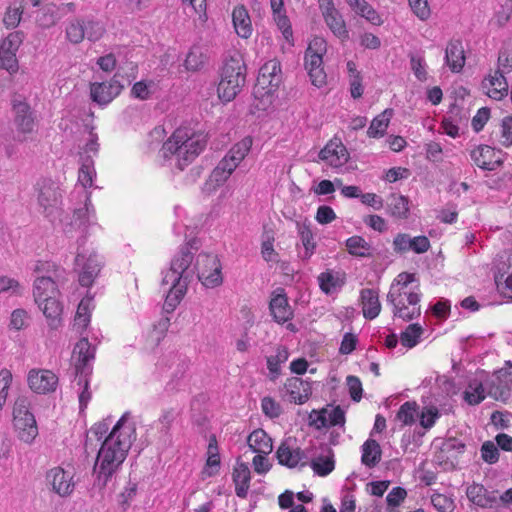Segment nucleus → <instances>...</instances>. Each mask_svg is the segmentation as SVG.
I'll list each match as a JSON object with an SVG mask.
<instances>
[{
    "mask_svg": "<svg viewBox=\"0 0 512 512\" xmlns=\"http://www.w3.org/2000/svg\"><path fill=\"white\" fill-rule=\"evenodd\" d=\"M136 429L126 415H123L114 425L110 434L103 441L93 467L95 483L105 487L117 473L127 457Z\"/></svg>",
    "mask_w": 512,
    "mask_h": 512,
    "instance_id": "nucleus-1",
    "label": "nucleus"
},
{
    "mask_svg": "<svg viewBox=\"0 0 512 512\" xmlns=\"http://www.w3.org/2000/svg\"><path fill=\"white\" fill-rule=\"evenodd\" d=\"M207 136L189 127H179L164 142L162 153L180 170L190 165L204 150Z\"/></svg>",
    "mask_w": 512,
    "mask_h": 512,
    "instance_id": "nucleus-2",
    "label": "nucleus"
},
{
    "mask_svg": "<svg viewBox=\"0 0 512 512\" xmlns=\"http://www.w3.org/2000/svg\"><path fill=\"white\" fill-rule=\"evenodd\" d=\"M387 301L393 305L395 317L405 321L418 317L421 313L420 292L415 275L407 272L400 273L391 284Z\"/></svg>",
    "mask_w": 512,
    "mask_h": 512,
    "instance_id": "nucleus-3",
    "label": "nucleus"
},
{
    "mask_svg": "<svg viewBox=\"0 0 512 512\" xmlns=\"http://www.w3.org/2000/svg\"><path fill=\"white\" fill-rule=\"evenodd\" d=\"M193 254L188 250H182L171 261L170 268L162 278V286L167 287L165 306L173 311L184 298L193 271L190 266Z\"/></svg>",
    "mask_w": 512,
    "mask_h": 512,
    "instance_id": "nucleus-4",
    "label": "nucleus"
},
{
    "mask_svg": "<svg viewBox=\"0 0 512 512\" xmlns=\"http://www.w3.org/2000/svg\"><path fill=\"white\" fill-rule=\"evenodd\" d=\"M59 294V290L51 278L39 277L35 280L34 299L51 329H57L62 322L63 307L58 299Z\"/></svg>",
    "mask_w": 512,
    "mask_h": 512,
    "instance_id": "nucleus-5",
    "label": "nucleus"
},
{
    "mask_svg": "<svg viewBox=\"0 0 512 512\" xmlns=\"http://www.w3.org/2000/svg\"><path fill=\"white\" fill-rule=\"evenodd\" d=\"M245 63L239 52L229 54L223 64L217 87L218 97L229 102L241 91L245 84Z\"/></svg>",
    "mask_w": 512,
    "mask_h": 512,
    "instance_id": "nucleus-6",
    "label": "nucleus"
},
{
    "mask_svg": "<svg viewBox=\"0 0 512 512\" xmlns=\"http://www.w3.org/2000/svg\"><path fill=\"white\" fill-rule=\"evenodd\" d=\"M252 146V139L245 137L237 142L213 170L207 182L211 190L224 184L242 160L247 156Z\"/></svg>",
    "mask_w": 512,
    "mask_h": 512,
    "instance_id": "nucleus-7",
    "label": "nucleus"
},
{
    "mask_svg": "<svg viewBox=\"0 0 512 512\" xmlns=\"http://www.w3.org/2000/svg\"><path fill=\"white\" fill-rule=\"evenodd\" d=\"M280 83V63L275 59L269 60L260 68L254 87V96L261 99L263 106L266 107L272 103L273 95Z\"/></svg>",
    "mask_w": 512,
    "mask_h": 512,
    "instance_id": "nucleus-8",
    "label": "nucleus"
},
{
    "mask_svg": "<svg viewBox=\"0 0 512 512\" xmlns=\"http://www.w3.org/2000/svg\"><path fill=\"white\" fill-rule=\"evenodd\" d=\"M326 52L325 39L316 36L309 42L305 53V68L308 71L311 83L319 88L323 87L327 81V75L323 68V55Z\"/></svg>",
    "mask_w": 512,
    "mask_h": 512,
    "instance_id": "nucleus-9",
    "label": "nucleus"
},
{
    "mask_svg": "<svg viewBox=\"0 0 512 512\" xmlns=\"http://www.w3.org/2000/svg\"><path fill=\"white\" fill-rule=\"evenodd\" d=\"M199 281L206 288H216L223 283L222 265L217 255L200 253L195 264Z\"/></svg>",
    "mask_w": 512,
    "mask_h": 512,
    "instance_id": "nucleus-10",
    "label": "nucleus"
},
{
    "mask_svg": "<svg viewBox=\"0 0 512 512\" xmlns=\"http://www.w3.org/2000/svg\"><path fill=\"white\" fill-rule=\"evenodd\" d=\"M37 201L42 213L50 220L60 215L61 193L53 183L43 181L38 185Z\"/></svg>",
    "mask_w": 512,
    "mask_h": 512,
    "instance_id": "nucleus-11",
    "label": "nucleus"
},
{
    "mask_svg": "<svg viewBox=\"0 0 512 512\" xmlns=\"http://www.w3.org/2000/svg\"><path fill=\"white\" fill-rule=\"evenodd\" d=\"M75 263L80 284L84 287L91 286L100 271L98 256L93 251L83 250L77 253Z\"/></svg>",
    "mask_w": 512,
    "mask_h": 512,
    "instance_id": "nucleus-12",
    "label": "nucleus"
},
{
    "mask_svg": "<svg viewBox=\"0 0 512 512\" xmlns=\"http://www.w3.org/2000/svg\"><path fill=\"white\" fill-rule=\"evenodd\" d=\"M27 383L34 393L45 395L56 390L58 377L50 370L32 369L28 373Z\"/></svg>",
    "mask_w": 512,
    "mask_h": 512,
    "instance_id": "nucleus-13",
    "label": "nucleus"
},
{
    "mask_svg": "<svg viewBox=\"0 0 512 512\" xmlns=\"http://www.w3.org/2000/svg\"><path fill=\"white\" fill-rule=\"evenodd\" d=\"M22 40V34L20 32H13L0 44V66L7 71L15 72L18 69L16 52Z\"/></svg>",
    "mask_w": 512,
    "mask_h": 512,
    "instance_id": "nucleus-14",
    "label": "nucleus"
},
{
    "mask_svg": "<svg viewBox=\"0 0 512 512\" xmlns=\"http://www.w3.org/2000/svg\"><path fill=\"white\" fill-rule=\"evenodd\" d=\"M481 90L489 98L500 101L508 95L509 85L504 74L495 70L484 77Z\"/></svg>",
    "mask_w": 512,
    "mask_h": 512,
    "instance_id": "nucleus-15",
    "label": "nucleus"
},
{
    "mask_svg": "<svg viewBox=\"0 0 512 512\" xmlns=\"http://www.w3.org/2000/svg\"><path fill=\"white\" fill-rule=\"evenodd\" d=\"M320 160L332 168H340L349 160V153L340 139L330 140L319 152Z\"/></svg>",
    "mask_w": 512,
    "mask_h": 512,
    "instance_id": "nucleus-16",
    "label": "nucleus"
},
{
    "mask_svg": "<svg viewBox=\"0 0 512 512\" xmlns=\"http://www.w3.org/2000/svg\"><path fill=\"white\" fill-rule=\"evenodd\" d=\"M46 479L51 489L61 497L69 496L74 490L73 474L61 467L50 469Z\"/></svg>",
    "mask_w": 512,
    "mask_h": 512,
    "instance_id": "nucleus-17",
    "label": "nucleus"
},
{
    "mask_svg": "<svg viewBox=\"0 0 512 512\" xmlns=\"http://www.w3.org/2000/svg\"><path fill=\"white\" fill-rule=\"evenodd\" d=\"M123 86L118 80L95 82L90 85V97L99 105H107L122 91Z\"/></svg>",
    "mask_w": 512,
    "mask_h": 512,
    "instance_id": "nucleus-18",
    "label": "nucleus"
},
{
    "mask_svg": "<svg viewBox=\"0 0 512 512\" xmlns=\"http://www.w3.org/2000/svg\"><path fill=\"white\" fill-rule=\"evenodd\" d=\"M269 309L273 319L279 324H284L293 318V310L283 289H277L272 293Z\"/></svg>",
    "mask_w": 512,
    "mask_h": 512,
    "instance_id": "nucleus-19",
    "label": "nucleus"
},
{
    "mask_svg": "<svg viewBox=\"0 0 512 512\" xmlns=\"http://www.w3.org/2000/svg\"><path fill=\"white\" fill-rule=\"evenodd\" d=\"M430 247V242L425 236L411 238L408 234L400 233L393 240V248L396 252L414 251L415 253H424Z\"/></svg>",
    "mask_w": 512,
    "mask_h": 512,
    "instance_id": "nucleus-20",
    "label": "nucleus"
},
{
    "mask_svg": "<svg viewBox=\"0 0 512 512\" xmlns=\"http://www.w3.org/2000/svg\"><path fill=\"white\" fill-rule=\"evenodd\" d=\"M311 423L318 429L328 426L343 425L345 415L340 407L323 409L320 412L313 411L310 415Z\"/></svg>",
    "mask_w": 512,
    "mask_h": 512,
    "instance_id": "nucleus-21",
    "label": "nucleus"
},
{
    "mask_svg": "<svg viewBox=\"0 0 512 512\" xmlns=\"http://www.w3.org/2000/svg\"><path fill=\"white\" fill-rule=\"evenodd\" d=\"M317 280L323 293L335 294L345 284L346 274L343 271L327 269L319 274Z\"/></svg>",
    "mask_w": 512,
    "mask_h": 512,
    "instance_id": "nucleus-22",
    "label": "nucleus"
},
{
    "mask_svg": "<svg viewBox=\"0 0 512 512\" xmlns=\"http://www.w3.org/2000/svg\"><path fill=\"white\" fill-rule=\"evenodd\" d=\"M466 62L463 43L460 40H451L445 49V63L453 73L462 71Z\"/></svg>",
    "mask_w": 512,
    "mask_h": 512,
    "instance_id": "nucleus-23",
    "label": "nucleus"
},
{
    "mask_svg": "<svg viewBox=\"0 0 512 512\" xmlns=\"http://www.w3.org/2000/svg\"><path fill=\"white\" fill-rule=\"evenodd\" d=\"M232 23L236 34L243 39H248L253 33L251 17L244 5H237L232 10Z\"/></svg>",
    "mask_w": 512,
    "mask_h": 512,
    "instance_id": "nucleus-24",
    "label": "nucleus"
},
{
    "mask_svg": "<svg viewBox=\"0 0 512 512\" xmlns=\"http://www.w3.org/2000/svg\"><path fill=\"white\" fill-rule=\"evenodd\" d=\"M473 162L484 170H494L500 163L496 151L488 145H479L471 151Z\"/></svg>",
    "mask_w": 512,
    "mask_h": 512,
    "instance_id": "nucleus-25",
    "label": "nucleus"
},
{
    "mask_svg": "<svg viewBox=\"0 0 512 512\" xmlns=\"http://www.w3.org/2000/svg\"><path fill=\"white\" fill-rule=\"evenodd\" d=\"M466 495L473 504L483 508L492 507L498 502V496L495 492H489L483 485L477 483L467 487Z\"/></svg>",
    "mask_w": 512,
    "mask_h": 512,
    "instance_id": "nucleus-26",
    "label": "nucleus"
},
{
    "mask_svg": "<svg viewBox=\"0 0 512 512\" xmlns=\"http://www.w3.org/2000/svg\"><path fill=\"white\" fill-rule=\"evenodd\" d=\"M285 389L290 401L296 404L305 403L311 395L310 384L298 377L289 378L285 383Z\"/></svg>",
    "mask_w": 512,
    "mask_h": 512,
    "instance_id": "nucleus-27",
    "label": "nucleus"
},
{
    "mask_svg": "<svg viewBox=\"0 0 512 512\" xmlns=\"http://www.w3.org/2000/svg\"><path fill=\"white\" fill-rule=\"evenodd\" d=\"M95 349L91 346L87 338L80 339L73 349V359L75 361V368L77 371L83 373L94 359Z\"/></svg>",
    "mask_w": 512,
    "mask_h": 512,
    "instance_id": "nucleus-28",
    "label": "nucleus"
},
{
    "mask_svg": "<svg viewBox=\"0 0 512 512\" xmlns=\"http://www.w3.org/2000/svg\"><path fill=\"white\" fill-rule=\"evenodd\" d=\"M233 482L235 484V493L238 497L245 498L247 496L251 472L248 465L244 462L237 461L233 469Z\"/></svg>",
    "mask_w": 512,
    "mask_h": 512,
    "instance_id": "nucleus-29",
    "label": "nucleus"
},
{
    "mask_svg": "<svg viewBox=\"0 0 512 512\" xmlns=\"http://www.w3.org/2000/svg\"><path fill=\"white\" fill-rule=\"evenodd\" d=\"M360 300L362 306L363 316L366 319L376 318L381 311V303L379 300V294L373 289H363L360 292Z\"/></svg>",
    "mask_w": 512,
    "mask_h": 512,
    "instance_id": "nucleus-30",
    "label": "nucleus"
},
{
    "mask_svg": "<svg viewBox=\"0 0 512 512\" xmlns=\"http://www.w3.org/2000/svg\"><path fill=\"white\" fill-rule=\"evenodd\" d=\"M276 455L281 465H286L290 468L296 467L303 458L300 449L293 448L291 439L285 440L280 444Z\"/></svg>",
    "mask_w": 512,
    "mask_h": 512,
    "instance_id": "nucleus-31",
    "label": "nucleus"
},
{
    "mask_svg": "<svg viewBox=\"0 0 512 512\" xmlns=\"http://www.w3.org/2000/svg\"><path fill=\"white\" fill-rule=\"evenodd\" d=\"M250 450L256 454H270L273 450V442L263 429H256L247 438Z\"/></svg>",
    "mask_w": 512,
    "mask_h": 512,
    "instance_id": "nucleus-32",
    "label": "nucleus"
},
{
    "mask_svg": "<svg viewBox=\"0 0 512 512\" xmlns=\"http://www.w3.org/2000/svg\"><path fill=\"white\" fill-rule=\"evenodd\" d=\"M393 115V109L388 108L374 117L367 130V136L369 138H382L386 134Z\"/></svg>",
    "mask_w": 512,
    "mask_h": 512,
    "instance_id": "nucleus-33",
    "label": "nucleus"
},
{
    "mask_svg": "<svg viewBox=\"0 0 512 512\" xmlns=\"http://www.w3.org/2000/svg\"><path fill=\"white\" fill-rule=\"evenodd\" d=\"M361 462L367 467H375L381 460L382 450L374 439L366 440L362 447Z\"/></svg>",
    "mask_w": 512,
    "mask_h": 512,
    "instance_id": "nucleus-34",
    "label": "nucleus"
},
{
    "mask_svg": "<svg viewBox=\"0 0 512 512\" xmlns=\"http://www.w3.org/2000/svg\"><path fill=\"white\" fill-rule=\"evenodd\" d=\"M14 427L18 438L24 443L31 444L38 435V428L34 417H28V420H18L14 422Z\"/></svg>",
    "mask_w": 512,
    "mask_h": 512,
    "instance_id": "nucleus-35",
    "label": "nucleus"
},
{
    "mask_svg": "<svg viewBox=\"0 0 512 512\" xmlns=\"http://www.w3.org/2000/svg\"><path fill=\"white\" fill-rule=\"evenodd\" d=\"M16 113L15 122L18 130L24 134L30 133L34 127V121L31 116L30 108L26 103H18L14 105Z\"/></svg>",
    "mask_w": 512,
    "mask_h": 512,
    "instance_id": "nucleus-36",
    "label": "nucleus"
},
{
    "mask_svg": "<svg viewBox=\"0 0 512 512\" xmlns=\"http://www.w3.org/2000/svg\"><path fill=\"white\" fill-rule=\"evenodd\" d=\"M349 6L356 14L365 18L371 24L381 25L383 23L382 17L366 0H354L349 3Z\"/></svg>",
    "mask_w": 512,
    "mask_h": 512,
    "instance_id": "nucleus-37",
    "label": "nucleus"
},
{
    "mask_svg": "<svg viewBox=\"0 0 512 512\" xmlns=\"http://www.w3.org/2000/svg\"><path fill=\"white\" fill-rule=\"evenodd\" d=\"M322 14L327 26L330 28L334 35L341 39L348 37V31L346 29L345 22L336 9L323 12Z\"/></svg>",
    "mask_w": 512,
    "mask_h": 512,
    "instance_id": "nucleus-38",
    "label": "nucleus"
},
{
    "mask_svg": "<svg viewBox=\"0 0 512 512\" xmlns=\"http://www.w3.org/2000/svg\"><path fill=\"white\" fill-rule=\"evenodd\" d=\"M65 38L74 45L80 44L85 39L84 18H73L65 26Z\"/></svg>",
    "mask_w": 512,
    "mask_h": 512,
    "instance_id": "nucleus-39",
    "label": "nucleus"
},
{
    "mask_svg": "<svg viewBox=\"0 0 512 512\" xmlns=\"http://www.w3.org/2000/svg\"><path fill=\"white\" fill-rule=\"evenodd\" d=\"M94 308L92 297L83 298L77 308L74 325L84 330L90 323L91 311Z\"/></svg>",
    "mask_w": 512,
    "mask_h": 512,
    "instance_id": "nucleus-40",
    "label": "nucleus"
},
{
    "mask_svg": "<svg viewBox=\"0 0 512 512\" xmlns=\"http://www.w3.org/2000/svg\"><path fill=\"white\" fill-rule=\"evenodd\" d=\"M220 463V456L217 446L210 443L207 451V460L203 470L201 471L202 479L217 475L220 470Z\"/></svg>",
    "mask_w": 512,
    "mask_h": 512,
    "instance_id": "nucleus-41",
    "label": "nucleus"
},
{
    "mask_svg": "<svg viewBox=\"0 0 512 512\" xmlns=\"http://www.w3.org/2000/svg\"><path fill=\"white\" fill-rule=\"evenodd\" d=\"M464 400L469 405H477L485 399V390L481 380L474 378L470 380L463 393Z\"/></svg>",
    "mask_w": 512,
    "mask_h": 512,
    "instance_id": "nucleus-42",
    "label": "nucleus"
},
{
    "mask_svg": "<svg viewBox=\"0 0 512 512\" xmlns=\"http://www.w3.org/2000/svg\"><path fill=\"white\" fill-rule=\"evenodd\" d=\"M206 60L207 57L203 49L199 46H193L186 56L184 66L186 70L196 72L204 67Z\"/></svg>",
    "mask_w": 512,
    "mask_h": 512,
    "instance_id": "nucleus-43",
    "label": "nucleus"
},
{
    "mask_svg": "<svg viewBox=\"0 0 512 512\" xmlns=\"http://www.w3.org/2000/svg\"><path fill=\"white\" fill-rule=\"evenodd\" d=\"M346 248L349 254L356 257H368L371 255V245L361 236H352L346 240Z\"/></svg>",
    "mask_w": 512,
    "mask_h": 512,
    "instance_id": "nucleus-44",
    "label": "nucleus"
},
{
    "mask_svg": "<svg viewBox=\"0 0 512 512\" xmlns=\"http://www.w3.org/2000/svg\"><path fill=\"white\" fill-rule=\"evenodd\" d=\"M24 12V4L20 2H14L9 5L3 16V24L7 29L16 28L21 22L22 15Z\"/></svg>",
    "mask_w": 512,
    "mask_h": 512,
    "instance_id": "nucleus-45",
    "label": "nucleus"
},
{
    "mask_svg": "<svg viewBox=\"0 0 512 512\" xmlns=\"http://www.w3.org/2000/svg\"><path fill=\"white\" fill-rule=\"evenodd\" d=\"M96 171L94 168V162L90 156L83 158L81 167L78 173V182L84 188H90L93 185Z\"/></svg>",
    "mask_w": 512,
    "mask_h": 512,
    "instance_id": "nucleus-46",
    "label": "nucleus"
},
{
    "mask_svg": "<svg viewBox=\"0 0 512 512\" xmlns=\"http://www.w3.org/2000/svg\"><path fill=\"white\" fill-rule=\"evenodd\" d=\"M389 211L392 216L406 219L409 214V200L403 195H392L389 202Z\"/></svg>",
    "mask_w": 512,
    "mask_h": 512,
    "instance_id": "nucleus-47",
    "label": "nucleus"
},
{
    "mask_svg": "<svg viewBox=\"0 0 512 512\" xmlns=\"http://www.w3.org/2000/svg\"><path fill=\"white\" fill-rule=\"evenodd\" d=\"M90 214L94 215V209L86 203L84 208L79 209L74 213V216H73L74 220L68 225V227H66L65 232L71 233L72 228L74 226L77 229H79L81 232H84L87 222L89 220Z\"/></svg>",
    "mask_w": 512,
    "mask_h": 512,
    "instance_id": "nucleus-48",
    "label": "nucleus"
},
{
    "mask_svg": "<svg viewBox=\"0 0 512 512\" xmlns=\"http://www.w3.org/2000/svg\"><path fill=\"white\" fill-rule=\"evenodd\" d=\"M299 235H300V240H301L302 246L304 248L302 257L304 259H309L313 255L315 248H316V242L314 240V235H313L311 229L306 225H302L299 227Z\"/></svg>",
    "mask_w": 512,
    "mask_h": 512,
    "instance_id": "nucleus-49",
    "label": "nucleus"
},
{
    "mask_svg": "<svg viewBox=\"0 0 512 512\" xmlns=\"http://www.w3.org/2000/svg\"><path fill=\"white\" fill-rule=\"evenodd\" d=\"M84 30L85 38L92 42L100 40L106 32L105 25L93 19H84Z\"/></svg>",
    "mask_w": 512,
    "mask_h": 512,
    "instance_id": "nucleus-50",
    "label": "nucleus"
},
{
    "mask_svg": "<svg viewBox=\"0 0 512 512\" xmlns=\"http://www.w3.org/2000/svg\"><path fill=\"white\" fill-rule=\"evenodd\" d=\"M423 332L419 324L409 325L405 331L401 333L400 342L406 348H412L417 345L419 338Z\"/></svg>",
    "mask_w": 512,
    "mask_h": 512,
    "instance_id": "nucleus-51",
    "label": "nucleus"
},
{
    "mask_svg": "<svg viewBox=\"0 0 512 512\" xmlns=\"http://www.w3.org/2000/svg\"><path fill=\"white\" fill-rule=\"evenodd\" d=\"M261 256L266 262H279V254L274 249V237L269 233L263 236L261 242Z\"/></svg>",
    "mask_w": 512,
    "mask_h": 512,
    "instance_id": "nucleus-52",
    "label": "nucleus"
},
{
    "mask_svg": "<svg viewBox=\"0 0 512 512\" xmlns=\"http://www.w3.org/2000/svg\"><path fill=\"white\" fill-rule=\"evenodd\" d=\"M312 468L320 476L330 474L334 470L333 454L329 453L326 456L317 457L312 461Z\"/></svg>",
    "mask_w": 512,
    "mask_h": 512,
    "instance_id": "nucleus-53",
    "label": "nucleus"
},
{
    "mask_svg": "<svg viewBox=\"0 0 512 512\" xmlns=\"http://www.w3.org/2000/svg\"><path fill=\"white\" fill-rule=\"evenodd\" d=\"M418 406L415 402H405L399 408L396 419L402 423V425H411L415 421Z\"/></svg>",
    "mask_w": 512,
    "mask_h": 512,
    "instance_id": "nucleus-54",
    "label": "nucleus"
},
{
    "mask_svg": "<svg viewBox=\"0 0 512 512\" xmlns=\"http://www.w3.org/2000/svg\"><path fill=\"white\" fill-rule=\"evenodd\" d=\"M431 503L438 512H454L455 502L450 496L441 493L431 495Z\"/></svg>",
    "mask_w": 512,
    "mask_h": 512,
    "instance_id": "nucleus-55",
    "label": "nucleus"
},
{
    "mask_svg": "<svg viewBox=\"0 0 512 512\" xmlns=\"http://www.w3.org/2000/svg\"><path fill=\"white\" fill-rule=\"evenodd\" d=\"M30 316L25 309H15L10 315L9 328L15 331L25 329L29 325Z\"/></svg>",
    "mask_w": 512,
    "mask_h": 512,
    "instance_id": "nucleus-56",
    "label": "nucleus"
},
{
    "mask_svg": "<svg viewBox=\"0 0 512 512\" xmlns=\"http://www.w3.org/2000/svg\"><path fill=\"white\" fill-rule=\"evenodd\" d=\"M29 406L30 404L26 397L17 398L13 407V423L18 420H28V417H34L29 410Z\"/></svg>",
    "mask_w": 512,
    "mask_h": 512,
    "instance_id": "nucleus-57",
    "label": "nucleus"
},
{
    "mask_svg": "<svg viewBox=\"0 0 512 512\" xmlns=\"http://www.w3.org/2000/svg\"><path fill=\"white\" fill-rule=\"evenodd\" d=\"M499 289L508 297H512V253L508 257V271L497 278Z\"/></svg>",
    "mask_w": 512,
    "mask_h": 512,
    "instance_id": "nucleus-58",
    "label": "nucleus"
},
{
    "mask_svg": "<svg viewBox=\"0 0 512 512\" xmlns=\"http://www.w3.org/2000/svg\"><path fill=\"white\" fill-rule=\"evenodd\" d=\"M499 142L505 147L512 146V116H506L501 120Z\"/></svg>",
    "mask_w": 512,
    "mask_h": 512,
    "instance_id": "nucleus-59",
    "label": "nucleus"
},
{
    "mask_svg": "<svg viewBox=\"0 0 512 512\" xmlns=\"http://www.w3.org/2000/svg\"><path fill=\"white\" fill-rule=\"evenodd\" d=\"M274 21L282 32L284 39L288 42L289 45L293 44V32L291 28L290 21L285 13L274 15Z\"/></svg>",
    "mask_w": 512,
    "mask_h": 512,
    "instance_id": "nucleus-60",
    "label": "nucleus"
},
{
    "mask_svg": "<svg viewBox=\"0 0 512 512\" xmlns=\"http://www.w3.org/2000/svg\"><path fill=\"white\" fill-rule=\"evenodd\" d=\"M59 16L57 14V8L54 5L47 6L38 18V23L43 28H49L57 23Z\"/></svg>",
    "mask_w": 512,
    "mask_h": 512,
    "instance_id": "nucleus-61",
    "label": "nucleus"
},
{
    "mask_svg": "<svg viewBox=\"0 0 512 512\" xmlns=\"http://www.w3.org/2000/svg\"><path fill=\"white\" fill-rule=\"evenodd\" d=\"M511 15L512 12L510 10L503 7L502 5H499L490 20V25L496 28H501L509 22Z\"/></svg>",
    "mask_w": 512,
    "mask_h": 512,
    "instance_id": "nucleus-62",
    "label": "nucleus"
},
{
    "mask_svg": "<svg viewBox=\"0 0 512 512\" xmlns=\"http://www.w3.org/2000/svg\"><path fill=\"white\" fill-rule=\"evenodd\" d=\"M263 413L270 417L276 418L281 414V406L271 397H264L261 401Z\"/></svg>",
    "mask_w": 512,
    "mask_h": 512,
    "instance_id": "nucleus-63",
    "label": "nucleus"
},
{
    "mask_svg": "<svg viewBox=\"0 0 512 512\" xmlns=\"http://www.w3.org/2000/svg\"><path fill=\"white\" fill-rule=\"evenodd\" d=\"M496 378L498 380V384L504 388L508 389L512 386V364H508L507 366L501 368L496 372Z\"/></svg>",
    "mask_w": 512,
    "mask_h": 512,
    "instance_id": "nucleus-64",
    "label": "nucleus"
}]
</instances>
